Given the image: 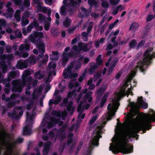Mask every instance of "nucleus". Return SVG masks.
Returning a JSON list of instances; mask_svg holds the SVG:
<instances>
[{
	"instance_id": "5fc2aeb1",
	"label": "nucleus",
	"mask_w": 155,
	"mask_h": 155,
	"mask_svg": "<svg viewBox=\"0 0 155 155\" xmlns=\"http://www.w3.org/2000/svg\"><path fill=\"white\" fill-rule=\"evenodd\" d=\"M88 34L87 33L85 32H83L81 33V35L82 36L85 38H86L85 40H84V41H87L88 40V38L87 37H88Z\"/></svg>"
},
{
	"instance_id": "13d9d810",
	"label": "nucleus",
	"mask_w": 155,
	"mask_h": 155,
	"mask_svg": "<svg viewBox=\"0 0 155 155\" xmlns=\"http://www.w3.org/2000/svg\"><path fill=\"white\" fill-rule=\"evenodd\" d=\"M70 73L69 75V77L71 78H77L78 76V74L77 73H72L70 72Z\"/></svg>"
},
{
	"instance_id": "e2e57ef3",
	"label": "nucleus",
	"mask_w": 155,
	"mask_h": 155,
	"mask_svg": "<svg viewBox=\"0 0 155 155\" xmlns=\"http://www.w3.org/2000/svg\"><path fill=\"white\" fill-rule=\"evenodd\" d=\"M145 42L143 40L139 42L136 47L137 49H139L140 47L143 46Z\"/></svg>"
},
{
	"instance_id": "4c0bfd02",
	"label": "nucleus",
	"mask_w": 155,
	"mask_h": 155,
	"mask_svg": "<svg viewBox=\"0 0 155 155\" xmlns=\"http://www.w3.org/2000/svg\"><path fill=\"white\" fill-rule=\"evenodd\" d=\"M51 114L53 116H56L58 117H60L61 116V114L59 111H57L56 110H53L51 113Z\"/></svg>"
},
{
	"instance_id": "dca6fc26",
	"label": "nucleus",
	"mask_w": 155,
	"mask_h": 155,
	"mask_svg": "<svg viewBox=\"0 0 155 155\" xmlns=\"http://www.w3.org/2000/svg\"><path fill=\"white\" fill-rule=\"evenodd\" d=\"M73 104V101H70L67 106V110L71 114H73L75 109L74 107H72Z\"/></svg>"
},
{
	"instance_id": "864d4df0",
	"label": "nucleus",
	"mask_w": 155,
	"mask_h": 155,
	"mask_svg": "<svg viewBox=\"0 0 155 155\" xmlns=\"http://www.w3.org/2000/svg\"><path fill=\"white\" fill-rule=\"evenodd\" d=\"M66 145V143H64L62 145L61 144L59 147V150L60 151L61 153H62L63 152L65 147Z\"/></svg>"
},
{
	"instance_id": "de8ad7c7",
	"label": "nucleus",
	"mask_w": 155,
	"mask_h": 155,
	"mask_svg": "<svg viewBox=\"0 0 155 155\" xmlns=\"http://www.w3.org/2000/svg\"><path fill=\"white\" fill-rule=\"evenodd\" d=\"M29 16V13L28 10H26L23 13L21 18L22 20H24L25 18H28Z\"/></svg>"
},
{
	"instance_id": "79ce46f5",
	"label": "nucleus",
	"mask_w": 155,
	"mask_h": 155,
	"mask_svg": "<svg viewBox=\"0 0 155 155\" xmlns=\"http://www.w3.org/2000/svg\"><path fill=\"white\" fill-rule=\"evenodd\" d=\"M81 11L83 12L84 15L86 17H87L89 15V13L88 11L85 8L83 7H81Z\"/></svg>"
},
{
	"instance_id": "603ef678",
	"label": "nucleus",
	"mask_w": 155,
	"mask_h": 155,
	"mask_svg": "<svg viewBox=\"0 0 155 155\" xmlns=\"http://www.w3.org/2000/svg\"><path fill=\"white\" fill-rule=\"evenodd\" d=\"M50 26V23L48 21H45L44 26V28L45 30L46 31H48L49 29Z\"/></svg>"
},
{
	"instance_id": "09e8293b",
	"label": "nucleus",
	"mask_w": 155,
	"mask_h": 155,
	"mask_svg": "<svg viewBox=\"0 0 155 155\" xmlns=\"http://www.w3.org/2000/svg\"><path fill=\"white\" fill-rule=\"evenodd\" d=\"M48 60V56L47 54H45L44 58L43 59H42L41 61V62L43 64H45L47 62Z\"/></svg>"
},
{
	"instance_id": "2eb2a0df",
	"label": "nucleus",
	"mask_w": 155,
	"mask_h": 155,
	"mask_svg": "<svg viewBox=\"0 0 155 155\" xmlns=\"http://www.w3.org/2000/svg\"><path fill=\"white\" fill-rule=\"evenodd\" d=\"M92 94V92L89 91L83 97V99L84 101H87L88 102L90 103L92 101V97L91 96Z\"/></svg>"
},
{
	"instance_id": "72a5a7b5",
	"label": "nucleus",
	"mask_w": 155,
	"mask_h": 155,
	"mask_svg": "<svg viewBox=\"0 0 155 155\" xmlns=\"http://www.w3.org/2000/svg\"><path fill=\"white\" fill-rule=\"evenodd\" d=\"M60 14L62 16H65L67 15L66 12V6L63 5L60 8Z\"/></svg>"
},
{
	"instance_id": "39448f33",
	"label": "nucleus",
	"mask_w": 155,
	"mask_h": 155,
	"mask_svg": "<svg viewBox=\"0 0 155 155\" xmlns=\"http://www.w3.org/2000/svg\"><path fill=\"white\" fill-rule=\"evenodd\" d=\"M153 49H150L146 50L144 54V58L142 60H140L138 62V64L137 66V67L139 68L141 71L144 72L145 70V66L148 65L152 62V55H151L150 53L152 52Z\"/></svg>"
},
{
	"instance_id": "7c9ffc66",
	"label": "nucleus",
	"mask_w": 155,
	"mask_h": 155,
	"mask_svg": "<svg viewBox=\"0 0 155 155\" xmlns=\"http://www.w3.org/2000/svg\"><path fill=\"white\" fill-rule=\"evenodd\" d=\"M137 45V40L134 39L132 40L129 43V45L130 49H134Z\"/></svg>"
},
{
	"instance_id": "c9c22d12",
	"label": "nucleus",
	"mask_w": 155,
	"mask_h": 155,
	"mask_svg": "<svg viewBox=\"0 0 155 155\" xmlns=\"http://www.w3.org/2000/svg\"><path fill=\"white\" fill-rule=\"evenodd\" d=\"M117 95L118 98L120 99L121 98L126 95L125 90H121L119 92L117 93Z\"/></svg>"
},
{
	"instance_id": "58836bf2",
	"label": "nucleus",
	"mask_w": 155,
	"mask_h": 155,
	"mask_svg": "<svg viewBox=\"0 0 155 155\" xmlns=\"http://www.w3.org/2000/svg\"><path fill=\"white\" fill-rule=\"evenodd\" d=\"M2 99L4 101L5 100L6 102H8L7 106L8 108H10V97H8L6 98L5 94H3L2 95Z\"/></svg>"
},
{
	"instance_id": "3c124183",
	"label": "nucleus",
	"mask_w": 155,
	"mask_h": 155,
	"mask_svg": "<svg viewBox=\"0 0 155 155\" xmlns=\"http://www.w3.org/2000/svg\"><path fill=\"white\" fill-rule=\"evenodd\" d=\"M101 5L103 7L108 8L109 7V4L107 1H104L102 2Z\"/></svg>"
},
{
	"instance_id": "052dcab7",
	"label": "nucleus",
	"mask_w": 155,
	"mask_h": 155,
	"mask_svg": "<svg viewBox=\"0 0 155 155\" xmlns=\"http://www.w3.org/2000/svg\"><path fill=\"white\" fill-rule=\"evenodd\" d=\"M120 0H110V3L112 5H116Z\"/></svg>"
},
{
	"instance_id": "a211bd4d",
	"label": "nucleus",
	"mask_w": 155,
	"mask_h": 155,
	"mask_svg": "<svg viewBox=\"0 0 155 155\" xmlns=\"http://www.w3.org/2000/svg\"><path fill=\"white\" fill-rule=\"evenodd\" d=\"M30 45L27 43L25 44H21L19 48V50L20 51L27 50L28 51L30 50Z\"/></svg>"
},
{
	"instance_id": "f704fd0d",
	"label": "nucleus",
	"mask_w": 155,
	"mask_h": 155,
	"mask_svg": "<svg viewBox=\"0 0 155 155\" xmlns=\"http://www.w3.org/2000/svg\"><path fill=\"white\" fill-rule=\"evenodd\" d=\"M67 5L68 7H76L78 6H79L78 3L76 1L73 0L70 2Z\"/></svg>"
},
{
	"instance_id": "49530a36",
	"label": "nucleus",
	"mask_w": 155,
	"mask_h": 155,
	"mask_svg": "<svg viewBox=\"0 0 155 155\" xmlns=\"http://www.w3.org/2000/svg\"><path fill=\"white\" fill-rule=\"evenodd\" d=\"M122 7L121 5H119L116 8L114 9L112 12V13L114 15H116L118 13L119 10L120 9V8Z\"/></svg>"
},
{
	"instance_id": "bf43d9fd",
	"label": "nucleus",
	"mask_w": 155,
	"mask_h": 155,
	"mask_svg": "<svg viewBox=\"0 0 155 155\" xmlns=\"http://www.w3.org/2000/svg\"><path fill=\"white\" fill-rule=\"evenodd\" d=\"M118 61V59L117 58H115L111 62L110 66H113V67H115L117 64Z\"/></svg>"
},
{
	"instance_id": "37998d69",
	"label": "nucleus",
	"mask_w": 155,
	"mask_h": 155,
	"mask_svg": "<svg viewBox=\"0 0 155 155\" xmlns=\"http://www.w3.org/2000/svg\"><path fill=\"white\" fill-rule=\"evenodd\" d=\"M98 118L97 115L93 116L91 117V119L89 121V124L90 125H92Z\"/></svg>"
},
{
	"instance_id": "9b49d317",
	"label": "nucleus",
	"mask_w": 155,
	"mask_h": 155,
	"mask_svg": "<svg viewBox=\"0 0 155 155\" xmlns=\"http://www.w3.org/2000/svg\"><path fill=\"white\" fill-rule=\"evenodd\" d=\"M35 45L39 53H44L45 51V45L43 41L41 40L40 38L37 39Z\"/></svg>"
},
{
	"instance_id": "bb28decb",
	"label": "nucleus",
	"mask_w": 155,
	"mask_h": 155,
	"mask_svg": "<svg viewBox=\"0 0 155 155\" xmlns=\"http://www.w3.org/2000/svg\"><path fill=\"white\" fill-rule=\"evenodd\" d=\"M26 60L28 64V66H30L31 64H35L36 63L35 58L34 56L29 57Z\"/></svg>"
},
{
	"instance_id": "4d7b16f0",
	"label": "nucleus",
	"mask_w": 155,
	"mask_h": 155,
	"mask_svg": "<svg viewBox=\"0 0 155 155\" xmlns=\"http://www.w3.org/2000/svg\"><path fill=\"white\" fill-rule=\"evenodd\" d=\"M84 43H83L82 42H80L78 43V45L79 48V51H81L82 50L84 46Z\"/></svg>"
},
{
	"instance_id": "a878e982",
	"label": "nucleus",
	"mask_w": 155,
	"mask_h": 155,
	"mask_svg": "<svg viewBox=\"0 0 155 155\" xmlns=\"http://www.w3.org/2000/svg\"><path fill=\"white\" fill-rule=\"evenodd\" d=\"M3 84H6L5 87L9 88L10 87V72H8V78L7 79H2V82Z\"/></svg>"
},
{
	"instance_id": "20e7f679",
	"label": "nucleus",
	"mask_w": 155,
	"mask_h": 155,
	"mask_svg": "<svg viewBox=\"0 0 155 155\" xmlns=\"http://www.w3.org/2000/svg\"><path fill=\"white\" fill-rule=\"evenodd\" d=\"M6 132L3 131L0 133V155L3 151V155H10V134H8V140H7Z\"/></svg>"
},
{
	"instance_id": "f3484780",
	"label": "nucleus",
	"mask_w": 155,
	"mask_h": 155,
	"mask_svg": "<svg viewBox=\"0 0 155 155\" xmlns=\"http://www.w3.org/2000/svg\"><path fill=\"white\" fill-rule=\"evenodd\" d=\"M106 88V87L104 86L97 89L96 92V94L98 95L97 97H100L104 93Z\"/></svg>"
},
{
	"instance_id": "ea45409f",
	"label": "nucleus",
	"mask_w": 155,
	"mask_h": 155,
	"mask_svg": "<svg viewBox=\"0 0 155 155\" xmlns=\"http://www.w3.org/2000/svg\"><path fill=\"white\" fill-rule=\"evenodd\" d=\"M110 146L109 147V150L110 151H112L113 153H117V152H116V153H115V152H116L115 150L116 149H119L120 150H121L120 149L118 148L117 147L116 144L115 146H114L113 145H111V143H110ZM121 152H122L121 151Z\"/></svg>"
},
{
	"instance_id": "cd10ccee",
	"label": "nucleus",
	"mask_w": 155,
	"mask_h": 155,
	"mask_svg": "<svg viewBox=\"0 0 155 155\" xmlns=\"http://www.w3.org/2000/svg\"><path fill=\"white\" fill-rule=\"evenodd\" d=\"M32 78L31 76H29L27 78L26 81L27 87L26 90H29L31 88V83L32 81Z\"/></svg>"
},
{
	"instance_id": "1a4fd4ad",
	"label": "nucleus",
	"mask_w": 155,
	"mask_h": 155,
	"mask_svg": "<svg viewBox=\"0 0 155 155\" xmlns=\"http://www.w3.org/2000/svg\"><path fill=\"white\" fill-rule=\"evenodd\" d=\"M22 116L17 114V112L15 110H13L12 113H10V117L13 119L12 124L10 127V129L12 130H15L18 123V120L20 119Z\"/></svg>"
},
{
	"instance_id": "c03bdc74",
	"label": "nucleus",
	"mask_w": 155,
	"mask_h": 155,
	"mask_svg": "<svg viewBox=\"0 0 155 155\" xmlns=\"http://www.w3.org/2000/svg\"><path fill=\"white\" fill-rule=\"evenodd\" d=\"M87 2L90 6L92 7L93 5H97V2L95 0H88Z\"/></svg>"
},
{
	"instance_id": "ddd939ff",
	"label": "nucleus",
	"mask_w": 155,
	"mask_h": 155,
	"mask_svg": "<svg viewBox=\"0 0 155 155\" xmlns=\"http://www.w3.org/2000/svg\"><path fill=\"white\" fill-rule=\"evenodd\" d=\"M28 65V64L26 60L23 61H18L16 65L17 68L20 69H23L24 68H26Z\"/></svg>"
},
{
	"instance_id": "680f3d73",
	"label": "nucleus",
	"mask_w": 155,
	"mask_h": 155,
	"mask_svg": "<svg viewBox=\"0 0 155 155\" xmlns=\"http://www.w3.org/2000/svg\"><path fill=\"white\" fill-rule=\"evenodd\" d=\"M24 20H22L21 18V25L22 26H24L27 24L29 23V21L28 19H26Z\"/></svg>"
},
{
	"instance_id": "6ab92c4d",
	"label": "nucleus",
	"mask_w": 155,
	"mask_h": 155,
	"mask_svg": "<svg viewBox=\"0 0 155 155\" xmlns=\"http://www.w3.org/2000/svg\"><path fill=\"white\" fill-rule=\"evenodd\" d=\"M31 74L30 71L28 70H25L22 76V80L23 82L26 83L27 78Z\"/></svg>"
},
{
	"instance_id": "412c9836",
	"label": "nucleus",
	"mask_w": 155,
	"mask_h": 155,
	"mask_svg": "<svg viewBox=\"0 0 155 155\" xmlns=\"http://www.w3.org/2000/svg\"><path fill=\"white\" fill-rule=\"evenodd\" d=\"M20 75V72L18 70L10 71V79L18 78Z\"/></svg>"
},
{
	"instance_id": "0eeeda50",
	"label": "nucleus",
	"mask_w": 155,
	"mask_h": 155,
	"mask_svg": "<svg viewBox=\"0 0 155 155\" xmlns=\"http://www.w3.org/2000/svg\"><path fill=\"white\" fill-rule=\"evenodd\" d=\"M26 83L23 82V81L19 79H16L13 81L12 84L13 87L12 88V91L15 92L21 93L22 91V88Z\"/></svg>"
},
{
	"instance_id": "473e14b6",
	"label": "nucleus",
	"mask_w": 155,
	"mask_h": 155,
	"mask_svg": "<svg viewBox=\"0 0 155 155\" xmlns=\"http://www.w3.org/2000/svg\"><path fill=\"white\" fill-rule=\"evenodd\" d=\"M98 65L96 64H94L91 65L89 69V71L90 74L94 73L97 69Z\"/></svg>"
},
{
	"instance_id": "c85d7f7f",
	"label": "nucleus",
	"mask_w": 155,
	"mask_h": 155,
	"mask_svg": "<svg viewBox=\"0 0 155 155\" xmlns=\"http://www.w3.org/2000/svg\"><path fill=\"white\" fill-rule=\"evenodd\" d=\"M21 11L20 10H17L14 15V18L16 20L17 22H19L21 20V15L20 14Z\"/></svg>"
},
{
	"instance_id": "a18cd8bd",
	"label": "nucleus",
	"mask_w": 155,
	"mask_h": 155,
	"mask_svg": "<svg viewBox=\"0 0 155 155\" xmlns=\"http://www.w3.org/2000/svg\"><path fill=\"white\" fill-rule=\"evenodd\" d=\"M30 25L32 27V28L35 27L36 28H38L39 26V24L37 20H34L32 23H30Z\"/></svg>"
},
{
	"instance_id": "774afa93",
	"label": "nucleus",
	"mask_w": 155,
	"mask_h": 155,
	"mask_svg": "<svg viewBox=\"0 0 155 155\" xmlns=\"http://www.w3.org/2000/svg\"><path fill=\"white\" fill-rule=\"evenodd\" d=\"M74 94V91H70L68 92L67 94V97L68 98H71L73 95Z\"/></svg>"
},
{
	"instance_id": "69168bd1",
	"label": "nucleus",
	"mask_w": 155,
	"mask_h": 155,
	"mask_svg": "<svg viewBox=\"0 0 155 155\" xmlns=\"http://www.w3.org/2000/svg\"><path fill=\"white\" fill-rule=\"evenodd\" d=\"M43 146H44V148L43 150V153H45L47 154H48L50 148L48 147H46V146L45 145Z\"/></svg>"
},
{
	"instance_id": "8fccbe9b",
	"label": "nucleus",
	"mask_w": 155,
	"mask_h": 155,
	"mask_svg": "<svg viewBox=\"0 0 155 155\" xmlns=\"http://www.w3.org/2000/svg\"><path fill=\"white\" fill-rule=\"evenodd\" d=\"M29 39L30 41L34 44H35L36 43L37 39L35 38L34 35H31L29 36Z\"/></svg>"
},
{
	"instance_id": "6e6552de",
	"label": "nucleus",
	"mask_w": 155,
	"mask_h": 155,
	"mask_svg": "<svg viewBox=\"0 0 155 155\" xmlns=\"http://www.w3.org/2000/svg\"><path fill=\"white\" fill-rule=\"evenodd\" d=\"M15 131V130H12L10 129V155H11V152L15 150H17V145L18 143H21L23 141V138L18 137L16 140L12 141V131Z\"/></svg>"
},
{
	"instance_id": "e433bc0d",
	"label": "nucleus",
	"mask_w": 155,
	"mask_h": 155,
	"mask_svg": "<svg viewBox=\"0 0 155 155\" xmlns=\"http://www.w3.org/2000/svg\"><path fill=\"white\" fill-rule=\"evenodd\" d=\"M30 5V0H24L22 5L23 6V10L24 8L29 7Z\"/></svg>"
},
{
	"instance_id": "f03ea898",
	"label": "nucleus",
	"mask_w": 155,
	"mask_h": 155,
	"mask_svg": "<svg viewBox=\"0 0 155 155\" xmlns=\"http://www.w3.org/2000/svg\"><path fill=\"white\" fill-rule=\"evenodd\" d=\"M135 137L132 136V134L128 130L124 135V138L121 142L118 141L116 143V146L121 151L122 153L125 154L130 153L133 152V146L130 144H127L130 141H133V139Z\"/></svg>"
},
{
	"instance_id": "9d476101",
	"label": "nucleus",
	"mask_w": 155,
	"mask_h": 155,
	"mask_svg": "<svg viewBox=\"0 0 155 155\" xmlns=\"http://www.w3.org/2000/svg\"><path fill=\"white\" fill-rule=\"evenodd\" d=\"M74 66L75 70L78 69L81 66V62L75 60L71 61L66 69L67 71L69 73L71 72Z\"/></svg>"
},
{
	"instance_id": "4468645a",
	"label": "nucleus",
	"mask_w": 155,
	"mask_h": 155,
	"mask_svg": "<svg viewBox=\"0 0 155 155\" xmlns=\"http://www.w3.org/2000/svg\"><path fill=\"white\" fill-rule=\"evenodd\" d=\"M115 105L112 106V104L110 103H109L107 105V109L108 110L111 111V112L110 113L109 116L107 118V120H110L112 119V117L114 115V113L113 112V110L114 109L115 107Z\"/></svg>"
},
{
	"instance_id": "6e6d98bb",
	"label": "nucleus",
	"mask_w": 155,
	"mask_h": 155,
	"mask_svg": "<svg viewBox=\"0 0 155 155\" xmlns=\"http://www.w3.org/2000/svg\"><path fill=\"white\" fill-rule=\"evenodd\" d=\"M86 76V72H84L82 74H81V76L79 77V78H78V81L80 82H81L83 80L84 78Z\"/></svg>"
},
{
	"instance_id": "7ed1b4c3",
	"label": "nucleus",
	"mask_w": 155,
	"mask_h": 155,
	"mask_svg": "<svg viewBox=\"0 0 155 155\" xmlns=\"http://www.w3.org/2000/svg\"><path fill=\"white\" fill-rule=\"evenodd\" d=\"M103 127V125L101 124L97 127L96 129L93 132L91 137L92 139L90 141L89 143L90 146L83 155H91L94 148L93 146H98L99 139L102 137L100 134L102 132V130Z\"/></svg>"
},
{
	"instance_id": "aec40b11",
	"label": "nucleus",
	"mask_w": 155,
	"mask_h": 155,
	"mask_svg": "<svg viewBox=\"0 0 155 155\" xmlns=\"http://www.w3.org/2000/svg\"><path fill=\"white\" fill-rule=\"evenodd\" d=\"M83 103V101H81L77 107V111L79 114V117H80V116L81 115L84 110L83 107H82V105Z\"/></svg>"
},
{
	"instance_id": "b1692460",
	"label": "nucleus",
	"mask_w": 155,
	"mask_h": 155,
	"mask_svg": "<svg viewBox=\"0 0 155 155\" xmlns=\"http://www.w3.org/2000/svg\"><path fill=\"white\" fill-rule=\"evenodd\" d=\"M139 24L137 22H133L132 23L129 30H132L134 31H137L139 27Z\"/></svg>"
},
{
	"instance_id": "393cba45",
	"label": "nucleus",
	"mask_w": 155,
	"mask_h": 155,
	"mask_svg": "<svg viewBox=\"0 0 155 155\" xmlns=\"http://www.w3.org/2000/svg\"><path fill=\"white\" fill-rule=\"evenodd\" d=\"M26 122L27 123L31 124V123L32 124L33 121V116L32 115L30 114L28 112H27L26 114Z\"/></svg>"
},
{
	"instance_id": "f8f14e48",
	"label": "nucleus",
	"mask_w": 155,
	"mask_h": 155,
	"mask_svg": "<svg viewBox=\"0 0 155 155\" xmlns=\"http://www.w3.org/2000/svg\"><path fill=\"white\" fill-rule=\"evenodd\" d=\"M32 123H27L26 126L23 129V135H29L31 134Z\"/></svg>"
},
{
	"instance_id": "4be33fe9",
	"label": "nucleus",
	"mask_w": 155,
	"mask_h": 155,
	"mask_svg": "<svg viewBox=\"0 0 155 155\" xmlns=\"http://www.w3.org/2000/svg\"><path fill=\"white\" fill-rule=\"evenodd\" d=\"M19 52V51H16L15 52V54L16 55H18L19 56V58L22 57L23 58H26L28 56V54L27 52Z\"/></svg>"
},
{
	"instance_id": "0e129e2a",
	"label": "nucleus",
	"mask_w": 155,
	"mask_h": 155,
	"mask_svg": "<svg viewBox=\"0 0 155 155\" xmlns=\"http://www.w3.org/2000/svg\"><path fill=\"white\" fill-rule=\"evenodd\" d=\"M19 97V94H12L10 95V100L12 99H15L16 98H18Z\"/></svg>"
},
{
	"instance_id": "423d86ee",
	"label": "nucleus",
	"mask_w": 155,
	"mask_h": 155,
	"mask_svg": "<svg viewBox=\"0 0 155 155\" xmlns=\"http://www.w3.org/2000/svg\"><path fill=\"white\" fill-rule=\"evenodd\" d=\"M70 48L69 47H66L64 50V51L62 54V63L63 64L66 63L69 60V57L73 58L74 57L77 58L78 56V54L75 52L71 50L68 53V52L70 50Z\"/></svg>"
},
{
	"instance_id": "2f4dec72",
	"label": "nucleus",
	"mask_w": 155,
	"mask_h": 155,
	"mask_svg": "<svg viewBox=\"0 0 155 155\" xmlns=\"http://www.w3.org/2000/svg\"><path fill=\"white\" fill-rule=\"evenodd\" d=\"M71 23V19L68 18H66L65 20L63 22V25L65 27L68 28Z\"/></svg>"
},
{
	"instance_id": "5701e85b",
	"label": "nucleus",
	"mask_w": 155,
	"mask_h": 155,
	"mask_svg": "<svg viewBox=\"0 0 155 155\" xmlns=\"http://www.w3.org/2000/svg\"><path fill=\"white\" fill-rule=\"evenodd\" d=\"M52 55L50 56V59L54 60H57L58 59L59 56V53L57 51H53Z\"/></svg>"
},
{
	"instance_id": "a19ab883",
	"label": "nucleus",
	"mask_w": 155,
	"mask_h": 155,
	"mask_svg": "<svg viewBox=\"0 0 155 155\" xmlns=\"http://www.w3.org/2000/svg\"><path fill=\"white\" fill-rule=\"evenodd\" d=\"M101 72H97L94 74V77L93 80L95 82L97 80L101 78Z\"/></svg>"
},
{
	"instance_id": "338daca9",
	"label": "nucleus",
	"mask_w": 155,
	"mask_h": 155,
	"mask_svg": "<svg viewBox=\"0 0 155 155\" xmlns=\"http://www.w3.org/2000/svg\"><path fill=\"white\" fill-rule=\"evenodd\" d=\"M16 109L18 110H20L19 112V114L20 116H22L23 113V111L22 110V107L21 106H17L15 107Z\"/></svg>"
},
{
	"instance_id": "f257e3e1",
	"label": "nucleus",
	"mask_w": 155,
	"mask_h": 155,
	"mask_svg": "<svg viewBox=\"0 0 155 155\" xmlns=\"http://www.w3.org/2000/svg\"><path fill=\"white\" fill-rule=\"evenodd\" d=\"M153 122H155V114L147 117L138 126L130 128L128 130L132 134V136L135 137L136 136H139L137 134L141 130L145 133L147 130L151 129L152 127L150 123Z\"/></svg>"
},
{
	"instance_id": "c756f323",
	"label": "nucleus",
	"mask_w": 155,
	"mask_h": 155,
	"mask_svg": "<svg viewBox=\"0 0 155 155\" xmlns=\"http://www.w3.org/2000/svg\"><path fill=\"white\" fill-rule=\"evenodd\" d=\"M14 4L16 5H18V7L21 9L23 10V0H12Z\"/></svg>"
}]
</instances>
